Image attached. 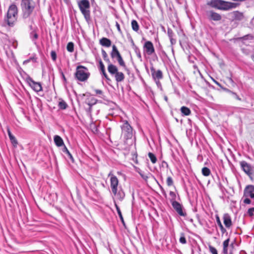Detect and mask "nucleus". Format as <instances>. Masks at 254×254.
I'll return each mask as SVG.
<instances>
[{
	"mask_svg": "<svg viewBox=\"0 0 254 254\" xmlns=\"http://www.w3.org/2000/svg\"><path fill=\"white\" fill-rule=\"evenodd\" d=\"M119 180L116 176L110 178V186L112 191L117 199L122 201L125 196V193L121 187L118 189Z\"/></svg>",
	"mask_w": 254,
	"mask_h": 254,
	"instance_id": "obj_1",
	"label": "nucleus"
},
{
	"mask_svg": "<svg viewBox=\"0 0 254 254\" xmlns=\"http://www.w3.org/2000/svg\"><path fill=\"white\" fill-rule=\"evenodd\" d=\"M18 16V8L15 4H11L8 9L6 14V18L5 19L7 25L10 27H13L17 21Z\"/></svg>",
	"mask_w": 254,
	"mask_h": 254,
	"instance_id": "obj_2",
	"label": "nucleus"
},
{
	"mask_svg": "<svg viewBox=\"0 0 254 254\" xmlns=\"http://www.w3.org/2000/svg\"><path fill=\"white\" fill-rule=\"evenodd\" d=\"M121 127L122 129V135L125 139L124 143L125 144H128V140L131 139L133 136L132 128L126 120L123 121Z\"/></svg>",
	"mask_w": 254,
	"mask_h": 254,
	"instance_id": "obj_3",
	"label": "nucleus"
},
{
	"mask_svg": "<svg viewBox=\"0 0 254 254\" xmlns=\"http://www.w3.org/2000/svg\"><path fill=\"white\" fill-rule=\"evenodd\" d=\"M78 7L87 22L91 20L90 2L88 0H80L77 1Z\"/></svg>",
	"mask_w": 254,
	"mask_h": 254,
	"instance_id": "obj_4",
	"label": "nucleus"
},
{
	"mask_svg": "<svg viewBox=\"0 0 254 254\" xmlns=\"http://www.w3.org/2000/svg\"><path fill=\"white\" fill-rule=\"evenodd\" d=\"M20 7L21 14H33L35 3L33 0H21Z\"/></svg>",
	"mask_w": 254,
	"mask_h": 254,
	"instance_id": "obj_5",
	"label": "nucleus"
},
{
	"mask_svg": "<svg viewBox=\"0 0 254 254\" xmlns=\"http://www.w3.org/2000/svg\"><path fill=\"white\" fill-rule=\"evenodd\" d=\"M90 75L88 69L83 65H78L76 67L75 73V78L80 81H85L87 80Z\"/></svg>",
	"mask_w": 254,
	"mask_h": 254,
	"instance_id": "obj_6",
	"label": "nucleus"
},
{
	"mask_svg": "<svg viewBox=\"0 0 254 254\" xmlns=\"http://www.w3.org/2000/svg\"><path fill=\"white\" fill-rule=\"evenodd\" d=\"M108 72L112 75H114L117 83L123 81L125 78V75L123 72L118 71V68L114 64H109L108 66Z\"/></svg>",
	"mask_w": 254,
	"mask_h": 254,
	"instance_id": "obj_7",
	"label": "nucleus"
},
{
	"mask_svg": "<svg viewBox=\"0 0 254 254\" xmlns=\"http://www.w3.org/2000/svg\"><path fill=\"white\" fill-rule=\"evenodd\" d=\"M111 58L113 59H116L118 61L119 65L124 68L126 67V64L121 55L119 51H118L116 45H114L112 46V50L110 53Z\"/></svg>",
	"mask_w": 254,
	"mask_h": 254,
	"instance_id": "obj_8",
	"label": "nucleus"
},
{
	"mask_svg": "<svg viewBox=\"0 0 254 254\" xmlns=\"http://www.w3.org/2000/svg\"><path fill=\"white\" fill-rule=\"evenodd\" d=\"M240 5L238 2H232L223 0H220L218 9L228 10L232 8L237 7Z\"/></svg>",
	"mask_w": 254,
	"mask_h": 254,
	"instance_id": "obj_9",
	"label": "nucleus"
},
{
	"mask_svg": "<svg viewBox=\"0 0 254 254\" xmlns=\"http://www.w3.org/2000/svg\"><path fill=\"white\" fill-rule=\"evenodd\" d=\"M25 81L35 91L38 92L42 90L41 83L35 81L30 76L27 75Z\"/></svg>",
	"mask_w": 254,
	"mask_h": 254,
	"instance_id": "obj_10",
	"label": "nucleus"
},
{
	"mask_svg": "<svg viewBox=\"0 0 254 254\" xmlns=\"http://www.w3.org/2000/svg\"><path fill=\"white\" fill-rule=\"evenodd\" d=\"M240 165L242 170L249 177H251L254 173V167L245 161L240 162Z\"/></svg>",
	"mask_w": 254,
	"mask_h": 254,
	"instance_id": "obj_11",
	"label": "nucleus"
},
{
	"mask_svg": "<svg viewBox=\"0 0 254 254\" xmlns=\"http://www.w3.org/2000/svg\"><path fill=\"white\" fill-rule=\"evenodd\" d=\"M173 208L177 212V213L181 216L185 217L187 216L186 212L184 210L183 206L182 204L178 201H173L171 203Z\"/></svg>",
	"mask_w": 254,
	"mask_h": 254,
	"instance_id": "obj_12",
	"label": "nucleus"
},
{
	"mask_svg": "<svg viewBox=\"0 0 254 254\" xmlns=\"http://www.w3.org/2000/svg\"><path fill=\"white\" fill-rule=\"evenodd\" d=\"M22 22L26 25L34 24L35 16L33 14H21Z\"/></svg>",
	"mask_w": 254,
	"mask_h": 254,
	"instance_id": "obj_13",
	"label": "nucleus"
},
{
	"mask_svg": "<svg viewBox=\"0 0 254 254\" xmlns=\"http://www.w3.org/2000/svg\"><path fill=\"white\" fill-rule=\"evenodd\" d=\"M206 14L207 18L209 20H213V21H220L222 19L221 15L213 10H207L206 11Z\"/></svg>",
	"mask_w": 254,
	"mask_h": 254,
	"instance_id": "obj_14",
	"label": "nucleus"
},
{
	"mask_svg": "<svg viewBox=\"0 0 254 254\" xmlns=\"http://www.w3.org/2000/svg\"><path fill=\"white\" fill-rule=\"evenodd\" d=\"M144 51L148 55H151L155 53V49L151 41L146 42L143 45Z\"/></svg>",
	"mask_w": 254,
	"mask_h": 254,
	"instance_id": "obj_15",
	"label": "nucleus"
},
{
	"mask_svg": "<svg viewBox=\"0 0 254 254\" xmlns=\"http://www.w3.org/2000/svg\"><path fill=\"white\" fill-rule=\"evenodd\" d=\"M150 70L153 78L155 80H160L163 78V73L160 69L156 70L153 66L150 67Z\"/></svg>",
	"mask_w": 254,
	"mask_h": 254,
	"instance_id": "obj_16",
	"label": "nucleus"
},
{
	"mask_svg": "<svg viewBox=\"0 0 254 254\" xmlns=\"http://www.w3.org/2000/svg\"><path fill=\"white\" fill-rule=\"evenodd\" d=\"M82 96H86L87 97V98L86 99L85 101V103L87 104L88 106H93L98 102V100L97 99H95L93 97H92L88 93L86 94H83Z\"/></svg>",
	"mask_w": 254,
	"mask_h": 254,
	"instance_id": "obj_17",
	"label": "nucleus"
},
{
	"mask_svg": "<svg viewBox=\"0 0 254 254\" xmlns=\"http://www.w3.org/2000/svg\"><path fill=\"white\" fill-rule=\"evenodd\" d=\"M223 223L225 227L229 229L232 226L231 217L228 213H225L223 216Z\"/></svg>",
	"mask_w": 254,
	"mask_h": 254,
	"instance_id": "obj_18",
	"label": "nucleus"
},
{
	"mask_svg": "<svg viewBox=\"0 0 254 254\" xmlns=\"http://www.w3.org/2000/svg\"><path fill=\"white\" fill-rule=\"evenodd\" d=\"M254 186L249 185L247 186L244 191V195L246 197H249L254 193Z\"/></svg>",
	"mask_w": 254,
	"mask_h": 254,
	"instance_id": "obj_19",
	"label": "nucleus"
},
{
	"mask_svg": "<svg viewBox=\"0 0 254 254\" xmlns=\"http://www.w3.org/2000/svg\"><path fill=\"white\" fill-rule=\"evenodd\" d=\"M7 133L10 140V142L12 145L14 147H16L18 144V141L15 137L11 133L9 127H7Z\"/></svg>",
	"mask_w": 254,
	"mask_h": 254,
	"instance_id": "obj_20",
	"label": "nucleus"
},
{
	"mask_svg": "<svg viewBox=\"0 0 254 254\" xmlns=\"http://www.w3.org/2000/svg\"><path fill=\"white\" fill-rule=\"evenodd\" d=\"M54 141L58 147L64 146V144L62 138L59 135H56L54 137Z\"/></svg>",
	"mask_w": 254,
	"mask_h": 254,
	"instance_id": "obj_21",
	"label": "nucleus"
},
{
	"mask_svg": "<svg viewBox=\"0 0 254 254\" xmlns=\"http://www.w3.org/2000/svg\"><path fill=\"white\" fill-rule=\"evenodd\" d=\"M99 43L102 46L110 47L111 46L112 42L109 39L103 37L100 40Z\"/></svg>",
	"mask_w": 254,
	"mask_h": 254,
	"instance_id": "obj_22",
	"label": "nucleus"
},
{
	"mask_svg": "<svg viewBox=\"0 0 254 254\" xmlns=\"http://www.w3.org/2000/svg\"><path fill=\"white\" fill-rule=\"evenodd\" d=\"M37 31L38 30H35L29 32V37L34 44H36L37 40L39 38Z\"/></svg>",
	"mask_w": 254,
	"mask_h": 254,
	"instance_id": "obj_23",
	"label": "nucleus"
},
{
	"mask_svg": "<svg viewBox=\"0 0 254 254\" xmlns=\"http://www.w3.org/2000/svg\"><path fill=\"white\" fill-rule=\"evenodd\" d=\"M220 0H211L207 2V4L211 7L218 9Z\"/></svg>",
	"mask_w": 254,
	"mask_h": 254,
	"instance_id": "obj_24",
	"label": "nucleus"
},
{
	"mask_svg": "<svg viewBox=\"0 0 254 254\" xmlns=\"http://www.w3.org/2000/svg\"><path fill=\"white\" fill-rule=\"evenodd\" d=\"M244 18V16L243 13L239 12L238 11L234 12V18L237 20H242Z\"/></svg>",
	"mask_w": 254,
	"mask_h": 254,
	"instance_id": "obj_25",
	"label": "nucleus"
},
{
	"mask_svg": "<svg viewBox=\"0 0 254 254\" xmlns=\"http://www.w3.org/2000/svg\"><path fill=\"white\" fill-rule=\"evenodd\" d=\"M132 47L134 49V52L135 53L137 57H138V59H140V61H142L141 55V53H140L139 49L136 45H135L133 41H132Z\"/></svg>",
	"mask_w": 254,
	"mask_h": 254,
	"instance_id": "obj_26",
	"label": "nucleus"
},
{
	"mask_svg": "<svg viewBox=\"0 0 254 254\" xmlns=\"http://www.w3.org/2000/svg\"><path fill=\"white\" fill-rule=\"evenodd\" d=\"M180 110L182 115L184 116H189L191 113L190 110L186 106L182 107Z\"/></svg>",
	"mask_w": 254,
	"mask_h": 254,
	"instance_id": "obj_27",
	"label": "nucleus"
},
{
	"mask_svg": "<svg viewBox=\"0 0 254 254\" xmlns=\"http://www.w3.org/2000/svg\"><path fill=\"white\" fill-rule=\"evenodd\" d=\"M101 53L104 60L108 64V65L113 64L111 63V61L108 57V54H107L106 52L104 49H102Z\"/></svg>",
	"mask_w": 254,
	"mask_h": 254,
	"instance_id": "obj_28",
	"label": "nucleus"
},
{
	"mask_svg": "<svg viewBox=\"0 0 254 254\" xmlns=\"http://www.w3.org/2000/svg\"><path fill=\"white\" fill-rule=\"evenodd\" d=\"M33 62V63L37 62V58L35 54H33L31 57H30L28 59L24 61L23 62V64H27L30 62Z\"/></svg>",
	"mask_w": 254,
	"mask_h": 254,
	"instance_id": "obj_29",
	"label": "nucleus"
},
{
	"mask_svg": "<svg viewBox=\"0 0 254 254\" xmlns=\"http://www.w3.org/2000/svg\"><path fill=\"white\" fill-rule=\"evenodd\" d=\"M62 151L64 153L67 155V156L71 161H73V158L65 145H64V146L63 147Z\"/></svg>",
	"mask_w": 254,
	"mask_h": 254,
	"instance_id": "obj_30",
	"label": "nucleus"
},
{
	"mask_svg": "<svg viewBox=\"0 0 254 254\" xmlns=\"http://www.w3.org/2000/svg\"><path fill=\"white\" fill-rule=\"evenodd\" d=\"M131 24L132 30L135 32H137L139 27L137 22L135 20H132Z\"/></svg>",
	"mask_w": 254,
	"mask_h": 254,
	"instance_id": "obj_31",
	"label": "nucleus"
},
{
	"mask_svg": "<svg viewBox=\"0 0 254 254\" xmlns=\"http://www.w3.org/2000/svg\"><path fill=\"white\" fill-rule=\"evenodd\" d=\"M115 207L116 208L117 213H118V214L119 215V216L121 221L122 222V223L123 224H124L125 222H124V218H123V215L122 214V212H121V211L120 210V208L119 206L116 204V203L115 202Z\"/></svg>",
	"mask_w": 254,
	"mask_h": 254,
	"instance_id": "obj_32",
	"label": "nucleus"
},
{
	"mask_svg": "<svg viewBox=\"0 0 254 254\" xmlns=\"http://www.w3.org/2000/svg\"><path fill=\"white\" fill-rule=\"evenodd\" d=\"M58 106L61 110H65L68 106L67 103L64 100L59 102Z\"/></svg>",
	"mask_w": 254,
	"mask_h": 254,
	"instance_id": "obj_33",
	"label": "nucleus"
},
{
	"mask_svg": "<svg viewBox=\"0 0 254 254\" xmlns=\"http://www.w3.org/2000/svg\"><path fill=\"white\" fill-rule=\"evenodd\" d=\"M202 174L204 176H208L210 174V170L207 167H203L201 170Z\"/></svg>",
	"mask_w": 254,
	"mask_h": 254,
	"instance_id": "obj_34",
	"label": "nucleus"
},
{
	"mask_svg": "<svg viewBox=\"0 0 254 254\" xmlns=\"http://www.w3.org/2000/svg\"><path fill=\"white\" fill-rule=\"evenodd\" d=\"M66 49L69 52H73L74 51V44L71 42L68 43Z\"/></svg>",
	"mask_w": 254,
	"mask_h": 254,
	"instance_id": "obj_35",
	"label": "nucleus"
},
{
	"mask_svg": "<svg viewBox=\"0 0 254 254\" xmlns=\"http://www.w3.org/2000/svg\"><path fill=\"white\" fill-rule=\"evenodd\" d=\"M148 155L152 163L154 164L156 162L157 158L153 153L149 152Z\"/></svg>",
	"mask_w": 254,
	"mask_h": 254,
	"instance_id": "obj_36",
	"label": "nucleus"
},
{
	"mask_svg": "<svg viewBox=\"0 0 254 254\" xmlns=\"http://www.w3.org/2000/svg\"><path fill=\"white\" fill-rule=\"evenodd\" d=\"M179 242L182 244H186L187 243V240L185 238V234L184 233H181L180 234Z\"/></svg>",
	"mask_w": 254,
	"mask_h": 254,
	"instance_id": "obj_37",
	"label": "nucleus"
},
{
	"mask_svg": "<svg viewBox=\"0 0 254 254\" xmlns=\"http://www.w3.org/2000/svg\"><path fill=\"white\" fill-rule=\"evenodd\" d=\"M170 196H171V198L170 199L171 203H173V201H177L176 200V195L174 191H170L169 192Z\"/></svg>",
	"mask_w": 254,
	"mask_h": 254,
	"instance_id": "obj_38",
	"label": "nucleus"
},
{
	"mask_svg": "<svg viewBox=\"0 0 254 254\" xmlns=\"http://www.w3.org/2000/svg\"><path fill=\"white\" fill-rule=\"evenodd\" d=\"M26 25L28 26L30 31L38 30L37 27L35 25V22H34V24H30Z\"/></svg>",
	"mask_w": 254,
	"mask_h": 254,
	"instance_id": "obj_39",
	"label": "nucleus"
},
{
	"mask_svg": "<svg viewBox=\"0 0 254 254\" xmlns=\"http://www.w3.org/2000/svg\"><path fill=\"white\" fill-rule=\"evenodd\" d=\"M167 185L168 186H172L174 184V182L173 179L171 177L169 176L167 177L166 181Z\"/></svg>",
	"mask_w": 254,
	"mask_h": 254,
	"instance_id": "obj_40",
	"label": "nucleus"
},
{
	"mask_svg": "<svg viewBox=\"0 0 254 254\" xmlns=\"http://www.w3.org/2000/svg\"><path fill=\"white\" fill-rule=\"evenodd\" d=\"M167 34H168V36L169 37V39L171 38H173V37L175 35L173 30L170 28H168Z\"/></svg>",
	"mask_w": 254,
	"mask_h": 254,
	"instance_id": "obj_41",
	"label": "nucleus"
},
{
	"mask_svg": "<svg viewBox=\"0 0 254 254\" xmlns=\"http://www.w3.org/2000/svg\"><path fill=\"white\" fill-rule=\"evenodd\" d=\"M92 106H88V108H85V111L88 116L91 117Z\"/></svg>",
	"mask_w": 254,
	"mask_h": 254,
	"instance_id": "obj_42",
	"label": "nucleus"
},
{
	"mask_svg": "<svg viewBox=\"0 0 254 254\" xmlns=\"http://www.w3.org/2000/svg\"><path fill=\"white\" fill-rule=\"evenodd\" d=\"M51 57L52 60L55 62L57 60V54L55 51H52L51 52Z\"/></svg>",
	"mask_w": 254,
	"mask_h": 254,
	"instance_id": "obj_43",
	"label": "nucleus"
},
{
	"mask_svg": "<svg viewBox=\"0 0 254 254\" xmlns=\"http://www.w3.org/2000/svg\"><path fill=\"white\" fill-rule=\"evenodd\" d=\"M216 222H217L218 226L219 227V228L223 227V226L222 225V223L221 222V220L220 219V218L218 215H216Z\"/></svg>",
	"mask_w": 254,
	"mask_h": 254,
	"instance_id": "obj_44",
	"label": "nucleus"
},
{
	"mask_svg": "<svg viewBox=\"0 0 254 254\" xmlns=\"http://www.w3.org/2000/svg\"><path fill=\"white\" fill-rule=\"evenodd\" d=\"M101 73L104 76L107 81H111V79L109 77L105 71V69L101 71Z\"/></svg>",
	"mask_w": 254,
	"mask_h": 254,
	"instance_id": "obj_45",
	"label": "nucleus"
},
{
	"mask_svg": "<svg viewBox=\"0 0 254 254\" xmlns=\"http://www.w3.org/2000/svg\"><path fill=\"white\" fill-rule=\"evenodd\" d=\"M231 94L236 99L239 101H242V99L237 95L236 93L232 91V92H231Z\"/></svg>",
	"mask_w": 254,
	"mask_h": 254,
	"instance_id": "obj_46",
	"label": "nucleus"
},
{
	"mask_svg": "<svg viewBox=\"0 0 254 254\" xmlns=\"http://www.w3.org/2000/svg\"><path fill=\"white\" fill-rule=\"evenodd\" d=\"M99 69L101 70V71L105 70V66L101 59L100 60V61L99 62Z\"/></svg>",
	"mask_w": 254,
	"mask_h": 254,
	"instance_id": "obj_47",
	"label": "nucleus"
},
{
	"mask_svg": "<svg viewBox=\"0 0 254 254\" xmlns=\"http://www.w3.org/2000/svg\"><path fill=\"white\" fill-rule=\"evenodd\" d=\"M94 92L96 94L101 95L100 97L103 98L104 96L103 91L100 89H95Z\"/></svg>",
	"mask_w": 254,
	"mask_h": 254,
	"instance_id": "obj_48",
	"label": "nucleus"
},
{
	"mask_svg": "<svg viewBox=\"0 0 254 254\" xmlns=\"http://www.w3.org/2000/svg\"><path fill=\"white\" fill-rule=\"evenodd\" d=\"M254 213V207L250 208L248 210V213L250 216H253Z\"/></svg>",
	"mask_w": 254,
	"mask_h": 254,
	"instance_id": "obj_49",
	"label": "nucleus"
},
{
	"mask_svg": "<svg viewBox=\"0 0 254 254\" xmlns=\"http://www.w3.org/2000/svg\"><path fill=\"white\" fill-rule=\"evenodd\" d=\"M209 250L212 254H218L217 250L212 246H209Z\"/></svg>",
	"mask_w": 254,
	"mask_h": 254,
	"instance_id": "obj_50",
	"label": "nucleus"
},
{
	"mask_svg": "<svg viewBox=\"0 0 254 254\" xmlns=\"http://www.w3.org/2000/svg\"><path fill=\"white\" fill-rule=\"evenodd\" d=\"M229 241H230L229 239H227L226 240H225L223 243V247L228 248L229 243Z\"/></svg>",
	"mask_w": 254,
	"mask_h": 254,
	"instance_id": "obj_51",
	"label": "nucleus"
},
{
	"mask_svg": "<svg viewBox=\"0 0 254 254\" xmlns=\"http://www.w3.org/2000/svg\"><path fill=\"white\" fill-rule=\"evenodd\" d=\"M244 201V203H246V204H250L251 202V200L250 198H248V197H247V198H245L243 200Z\"/></svg>",
	"mask_w": 254,
	"mask_h": 254,
	"instance_id": "obj_52",
	"label": "nucleus"
},
{
	"mask_svg": "<svg viewBox=\"0 0 254 254\" xmlns=\"http://www.w3.org/2000/svg\"><path fill=\"white\" fill-rule=\"evenodd\" d=\"M212 79L213 80V81L216 84H217L218 86H219L221 88H222V85L219 83L217 81H216V80H215L214 79L212 78Z\"/></svg>",
	"mask_w": 254,
	"mask_h": 254,
	"instance_id": "obj_53",
	"label": "nucleus"
},
{
	"mask_svg": "<svg viewBox=\"0 0 254 254\" xmlns=\"http://www.w3.org/2000/svg\"><path fill=\"white\" fill-rule=\"evenodd\" d=\"M223 91L227 92V93H229L231 94V92H232V91H231L230 90H229V89L227 88H225V87H224L223 86L222 87V88H221Z\"/></svg>",
	"mask_w": 254,
	"mask_h": 254,
	"instance_id": "obj_54",
	"label": "nucleus"
},
{
	"mask_svg": "<svg viewBox=\"0 0 254 254\" xmlns=\"http://www.w3.org/2000/svg\"><path fill=\"white\" fill-rule=\"evenodd\" d=\"M170 40L172 45H173L176 43V40L173 38H170Z\"/></svg>",
	"mask_w": 254,
	"mask_h": 254,
	"instance_id": "obj_55",
	"label": "nucleus"
},
{
	"mask_svg": "<svg viewBox=\"0 0 254 254\" xmlns=\"http://www.w3.org/2000/svg\"><path fill=\"white\" fill-rule=\"evenodd\" d=\"M220 229L221 233L223 235L225 233L227 234V231L224 227H221V228H220Z\"/></svg>",
	"mask_w": 254,
	"mask_h": 254,
	"instance_id": "obj_56",
	"label": "nucleus"
},
{
	"mask_svg": "<svg viewBox=\"0 0 254 254\" xmlns=\"http://www.w3.org/2000/svg\"><path fill=\"white\" fill-rule=\"evenodd\" d=\"M116 26L118 31L120 32H121V29L120 28V26L118 22H116Z\"/></svg>",
	"mask_w": 254,
	"mask_h": 254,
	"instance_id": "obj_57",
	"label": "nucleus"
},
{
	"mask_svg": "<svg viewBox=\"0 0 254 254\" xmlns=\"http://www.w3.org/2000/svg\"><path fill=\"white\" fill-rule=\"evenodd\" d=\"M223 253L224 254H228V248L223 247Z\"/></svg>",
	"mask_w": 254,
	"mask_h": 254,
	"instance_id": "obj_58",
	"label": "nucleus"
},
{
	"mask_svg": "<svg viewBox=\"0 0 254 254\" xmlns=\"http://www.w3.org/2000/svg\"><path fill=\"white\" fill-rule=\"evenodd\" d=\"M84 189L85 190V195L86 196H88V190L87 188L86 187H84Z\"/></svg>",
	"mask_w": 254,
	"mask_h": 254,
	"instance_id": "obj_59",
	"label": "nucleus"
},
{
	"mask_svg": "<svg viewBox=\"0 0 254 254\" xmlns=\"http://www.w3.org/2000/svg\"><path fill=\"white\" fill-rule=\"evenodd\" d=\"M156 84L157 85L158 87L161 86V83L159 81V80H155Z\"/></svg>",
	"mask_w": 254,
	"mask_h": 254,
	"instance_id": "obj_60",
	"label": "nucleus"
},
{
	"mask_svg": "<svg viewBox=\"0 0 254 254\" xmlns=\"http://www.w3.org/2000/svg\"><path fill=\"white\" fill-rule=\"evenodd\" d=\"M62 74L63 79H64V81L65 82H66V79L65 77L64 74L63 73V72L62 73Z\"/></svg>",
	"mask_w": 254,
	"mask_h": 254,
	"instance_id": "obj_61",
	"label": "nucleus"
},
{
	"mask_svg": "<svg viewBox=\"0 0 254 254\" xmlns=\"http://www.w3.org/2000/svg\"><path fill=\"white\" fill-rule=\"evenodd\" d=\"M251 23L254 27V18L251 20Z\"/></svg>",
	"mask_w": 254,
	"mask_h": 254,
	"instance_id": "obj_62",
	"label": "nucleus"
},
{
	"mask_svg": "<svg viewBox=\"0 0 254 254\" xmlns=\"http://www.w3.org/2000/svg\"><path fill=\"white\" fill-rule=\"evenodd\" d=\"M113 176H115L112 174V172H110V173L108 174V177H110V178H111Z\"/></svg>",
	"mask_w": 254,
	"mask_h": 254,
	"instance_id": "obj_63",
	"label": "nucleus"
},
{
	"mask_svg": "<svg viewBox=\"0 0 254 254\" xmlns=\"http://www.w3.org/2000/svg\"><path fill=\"white\" fill-rule=\"evenodd\" d=\"M162 191V194L164 195H165V196H167V194H166V191H165V190H164V191Z\"/></svg>",
	"mask_w": 254,
	"mask_h": 254,
	"instance_id": "obj_64",
	"label": "nucleus"
}]
</instances>
